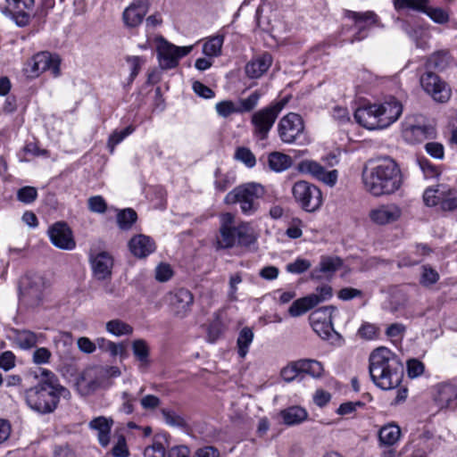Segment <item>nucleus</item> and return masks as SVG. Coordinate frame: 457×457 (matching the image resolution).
<instances>
[{
	"label": "nucleus",
	"instance_id": "1",
	"mask_svg": "<svg viewBox=\"0 0 457 457\" xmlns=\"http://www.w3.org/2000/svg\"><path fill=\"white\" fill-rule=\"evenodd\" d=\"M24 395L31 410L40 414H48L57 408L61 398L69 399L71 393L53 371L41 369L38 382L26 389Z\"/></svg>",
	"mask_w": 457,
	"mask_h": 457
},
{
	"label": "nucleus",
	"instance_id": "2",
	"mask_svg": "<svg viewBox=\"0 0 457 457\" xmlns=\"http://www.w3.org/2000/svg\"><path fill=\"white\" fill-rule=\"evenodd\" d=\"M362 182L366 191L374 196L391 195L401 188L403 174L394 159L383 156L363 170Z\"/></svg>",
	"mask_w": 457,
	"mask_h": 457
},
{
	"label": "nucleus",
	"instance_id": "3",
	"mask_svg": "<svg viewBox=\"0 0 457 457\" xmlns=\"http://www.w3.org/2000/svg\"><path fill=\"white\" fill-rule=\"evenodd\" d=\"M369 373L378 387L390 390L401 384L404 369L395 353L386 347H378L370 354Z\"/></svg>",
	"mask_w": 457,
	"mask_h": 457
},
{
	"label": "nucleus",
	"instance_id": "4",
	"mask_svg": "<svg viewBox=\"0 0 457 457\" xmlns=\"http://www.w3.org/2000/svg\"><path fill=\"white\" fill-rule=\"evenodd\" d=\"M402 112L401 102L390 96L379 104L359 107L354 112V119L368 129H382L395 122Z\"/></svg>",
	"mask_w": 457,
	"mask_h": 457
},
{
	"label": "nucleus",
	"instance_id": "5",
	"mask_svg": "<svg viewBox=\"0 0 457 457\" xmlns=\"http://www.w3.org/2000/svg\"><path fill=\"white\" fill-rule=\"evenodd\" d=\"M256 241L252 227L245 222L236 226L235 215L226 212L220 215L218 247L227 249L236 245L250 246Z\"/></svg>",
	"mask_w": 457,
	"mask_h": 457
},
{
	"label": "nucleus",
	"instance_id": "6",
	"mask_svg": "<svg viewBox=\"0 0 457 457\" xmlns=\"http://www.w3.org/2000/svg\"><path fill=\"white\" fill-rule=\"evenodd\" d=\"M264 194V188L257 183H246L235 187L225 196L227 204H238L241 212L253 215L259 209V200Z\"/></svg>",
	"mask_w": 457,
	"mask_h": 457
},
{
	"label": "nucleus",
	"instance_id": "7",
	"mask_svg": "<svg viewBox=\"0 0 457 457\" xmlns=\"http://www.w3.org/2000/svg\"><path fill=\"white\" fill-rule=\"evenodd\" d=\"M287 103L286 99H282L253 113L251 117L253 133L258 139L264 140L268 137L269 132Z\"/></svg>",
	"mask_w": 457,
	"mask_h": 457
},
{
	"label": "nucleus",
	"instance_id": "8",
	"mask_svg": "<svg viewBox=\"0 0 457 457\" xmlns=\"http://www.w3.org/2000/svg\"><path fill=\"white\" fill-rule=\"evenodd\" d=\"M46 282L45 278L34 272H28L20 282L21 300L30 307L38 306L45 296Z\"/></svg>",
	"mask_w": 457,
	"mask_h": 457
},
{
	"label": "nucleus",
	"instance_id": "9",
	"mask_svg": "<svg viewBox=\"0 0 457 457\" xmlns=\"http://www.w3.org/2000/svg\"><path fill=\"white\" fill-rule=\"evenodd\" d=\"M292 195L298 205L307 212H316L322 205L323 198L320 189L308 181L295 182L292 187Z\"/></svg>",
	"mask_w": 457,
	"mask_h": 457
},
{
	"label": "nucleus",
	"instance_id": "10",
	"mask_svg": "<svg viewBox=\"0 0 457 457\" xmlns=\"http://www.w3.org/2000/svg\"><path fill=\"white\" fill-rule=\"evenodd\" d=\"M193 46H177L162 37L157 38L156 52L159 65L162 70H170L178 66L179 59L187 55Z\"/></svg>",
	"mask_w": 457,
	"mask_h": 457
},
{
	"label": "nucleus",
	"instance_id": "11",
	"mask_svg": "<svg viewBox=\"0 0 457 457\" xmlns=\"http://www.w3.org/2000/svg\"><path fill=\"white\" fill-rule=\"evenodd\" d=\"M344 15L345 18L353 20L354 25L358 28L357 32L350 40L351 43L361 41L367 37L368 30L372 27L381 29L385 27L378 15L373 11L354 12L351 10H345Z\"/></svg>",
	"mask_w": 457,
	"mask_h": 457
},
{
	"label": "nucleus",
	"instance_id": "12",
	"mask_svg": "<svg viewBox=\"0 0 457 457\" xmlns=\"http://www.w3.org/2000/svg\"><path fill=\"white\" fill-rule=\"evenodd\" d=\"M51 71L54 77L60 74V58L48 52L35 54L27 63L26 72L29 77L36 78L40 73Z\"/></svg>",
	"mask_w": 457,
	"mask_h": 457
},
{
	"label": "nucleus",
	"instance_id": "13",
	"mask_svg": "<svg viewBox=\"0 0 457 457\" xmlns=\"http://www.w3.org/2000/svg\"><path fill=\"white\" fill-rule=\"evenodd\" d=\"M420 81L422 88L430 95L435 101L445 103L450 99L452 94L451 88L437 74L432 71H427L421 75Z\"/></svg>",
	"mask_w": 457,
	"mask_h": 457
},
{
	"label": "nucleus",
	"instance_id": "14",
	"mask_svg": "<svg viewBox=\"0 0 457 457\" xmlns=\"http://www.w3.org/2000/svg\"><path fill=\"white\" fill-rule=\"evenodd\" d=\"M335 311L336 308L332 305L324 306L310 315L312 329L322 339H329L332 334L337 335L332 323V313Z\"/></svg>",
	"mask_w": 457,
	"mask_h": 457
},
{
	"label": "nucleus",
	"instance_id": "15",
	"mask_svg": "<svg viewBox=\"0 0 457 457\" xmlns=\"http://www.w3.org/2000/svg\"><path fill=\"white\" fill-rule=\"evenodd\" d=\"M303 130V120L299 114L295 112L285 115L278 124V136L286 144L295 143Z\"/></svg>",
	"mask_w": 457,
	"mask_h": 457
},
{
	"label": "nucleus",
	"instance_id": "16",
	"mask_svg": "<svg viewBox=\"0 0 457 457\" xmlns=\"http://www.w3.org/2000/svg\"><path fill=\"white\" fill-rule=\"evenodd\" d=\"M166 302L172 314L183 319L188 315L194 303L193 294L186 288H178L166 295Z\"/></svg>",
	"mask_w": 457,
	"mask_h": 457
},
{
	"label": "nucleus",
	"instance_id": "17",
	"mask_svg": "<svg viewBox=\"0 0 457 457\" xmlns=\"http://www.w3.org/2000/svg\"><path fill=\"white\" fill-rule=\"evenodd\" d=\"M297 170L301 173L310 174L317 180L329 187H334L338 178V171L337 170H327L322 165L312 160L300 162L297 165Z\"/></svg>",
	"mask_w": 457,
	"mask_h": 457
},
{
	"label": "nucleus",
	"instance_id": "18",
	"mask_svg": "<svg viewBox=\"0 0 457 457\" xmlns=\"http://www.w3.org/2000/svg\"><path fill=\"white\" fill-rule=\"evenodd\" d=\"M47 234L51 243L59 249L70 251L76 247L72 231L65 222H55L49 227Z\"/></svg>",
	"mask_w": 457,
	"mask_h": 457
},
{
	"label": "nucleus",
	"instance_id": "19",
	"mask_svg": "<svg viewBox=\"0 0 457 457\" xmlns=\"http://www.w3.org/2000/svg\"><path fill=\"white\" fill-rule=\"evenodd\" d=\"M6 5L3 11L5 15H9L15 23L23 27L29 21L30 12L33 10L34 0H5Z\"/></svg>",
	"mask_w": 457,
	"mask_h": 457
},
{
	"label": "nucleus",
	"instance_id": "20",
	"mask_svg": "<svg viewBox=\"0 0 457 457\" xmlns=\"http://www.w3.org/2000/svg\"><path fill=\"white\" fill-rule=\"evenodd\" d=\"M149 10L148 0H134L122 13L125 27L133 29L139 26Z\"/></svg>",
	"mask_w": 457,
	"mask_h": 457
},
{
	"label": "nucleus",
	"instance_id": "21",
	"mask_svg": "<svg viewBox=\"0 0 457 457\" xmlns=\"http://www.w3.org/2000/svg\"><path fill=\"white\" fill-rule=\"evenodd\" d=\"M101 370L97 368H87L78 378L76 386L82 395H88L101 386Z\"/></svg>",
	"mask_w": 457,
	"mask_h": 457
},
{
	"label": "nucleus",
	"instance_id": "22",
	"mask_svg": "<svg viewBox=\"0 0 457 457\" xmlns=\"http://www.w3.org/2000/svg\"><path fill=\"white\" fill-rule=\"evenodd\" d=\"M90 264L94 277L98 280L109 278L112 275L113 259L106 252H100L90 256Z\"/></svg>",
	"mask_w": 457,
	"mask_h": 457
},
{
	"label": "nucleus",
	"instance_id": "23",
	"mask_svg": "<svg viewBox=\"0 0 457 457\" xmlns=\"http://www.w3.org/2000/svg\"><path fill=\"white\" fill-rule=\"evenodd\" d=\"M436 135L435 128L431 125H417L405 122L403 129L404 139L410 143H420L428 138H433Z\"/></svg>",
	"mask_w": 457,
	"mask_h": 457
},
{
	"label": "nucleus",
	"instance_id": "24",
	"mask_svg": "<svg viewBox=\"0 0 457 457\" xmlns=\"http://www.w3.org/2000/svg\"><path fill=\"white\" fill-rule=\"evenodd\" d=\"M271 63L272 57L270 54L263 53L256 55L246 63L245 74L251 79H258L269 70Z\"/></svg>",
	"mask_w": 457,
	"mask_h": 457
},
{
	"label": "nucleus",
	"instance_id": "25",
	"mask_svg": "<svg viewBox=\"0 0 457 457\" xmlns=\"http://www.w3.org/2000/svg\"><path fill=\"white\" fill-rule=\"evenodd\" d=\"M129 248L136 257L145 258L154 253L156 246L154 241L150 237L140 234L129 240Z\"/></svg>",
	"mask_w": 457,
	"mask_h": 457
},
{
	"label": "nucleus",
	"instance_id": "26",
	"mask_svg": "<svg viewBox=\"0 0 457 457\" xmlns=\"http://www.w3.org/2000/svg\"><path fill=\"white\" fill-rule=\"evenodd\" d=\"M112 425V419L104 416L93 419L88 424L92 430L97 432L98 442L103 447H106L110 443V433Z\"/></svg>",
	"mask_w": 457,
	"mask_h": 457
},
{
	"label": "nucleus",
	"instance_id": "27",
	"mask_svg": "<svg viewBox=\"0 0 457 457\" xmlns=\"http://www.w3.org/2000/svg\"><path fill=\"white\" fill-rule=\"evenodd\" d=\"M370 220L378 225L396 220L400 216L399 209L395 205H380L370 212Z\"/></svg>",
	"mask_w": 457,
	"mask_h": 457
},
{
	"label": "nucleus",
	"instance_id": "28",
	"mask_svg": "<svg viewBox=\"0 0 457 457\" xmlns=\"http://www.w3.org/2000/svg\"><path fill=\"white\" fill-rule=\"evenodd\" d=\"M435 401L440 409L452 408L457 405V390L451 385H442L438 387Z\"/></svg>",
	"mask_w": 457,
	"mask_h": 457
},
{
	"label": "nucleus",
	"instance_id": "29",
	"mask_svg": "<svg viewBox=\"0 0 457 457\" xmlns=\"http://www.w3.org/2000/svg\"><path fill=\"white\" fill-rule=\"evenodd\" d=\"M279 416L285 425L295 426L307 420L308 412L304 408L295 405L280 411Z\"/></svg>",
	"mask_w": 457,
	"mask_h": 457
},
{
	"label": "nucleus",
	"instance_id": "30",
	"mask_svg": "<svg viewBox=\"0 0 457 457\" xmlns=\"http://www.w3.org/2000/svg\"><path fill=\"white\" fill-rule=\"evenodd\" d=\"M44 338L45 336L41 333L36 334L30 330H18L14 341L21 349L29 350L35 347L38 343H42Z\"/></svg>",
	"mask_w": 457,
	"mask_h": 457
},
{
	"label": "nucleus",
	"instance_id": "31",
	"mask_svg": "<svg viewBox=\"0 0 457 457\" xmlns=\"http://www.w3.org/2000/svg\"><path fill=\"white\" fill-rule=\"evenodd\" d=\"M452 62V56L448 50H439L427 58L426 68L437 71L445 70Z\"/></svg>",
	"mask_w": 457,
	"mask_h": 457
},
{
	"label": "nucleus",
	"instance_id": "32",
	"mask_svg": "<svg viewBox=\"0 0 457 457\" xmlns=\"http://www.w3.org/2000/svg\"><path fill=\"white\" fill-rule=\"evenodd\" d=\"M401 436V429L397 425L388 424L382 427L378 433V438L381 445L392 446L396 444Z\"/></svg>",
	"mask_w": 457,
	"mask_h": 457
},
{
	"label": "nucleus",
	"instance_id": "33",
	"mask_svg": "<svg viewBox=\"0 0 457 457\" xmlns=\"http://www.w3.org/2000/svg\"><path fill=\"white\" fill-rule=\"evenodd\" d=\"M223 43V35L218 34L207 37L203 45V54L210 58L220 56L221 54Z\"/></svg>",
	"mask_w": 457,
	"mask_h": 457
},
{
	"label": "nucleus",
	"instance_id": "34",
	"mask_svg": "<svg viewBox=\"0 0 457 457\" xmlns=\"http://www.w3.org/2000/svg\"><path fill=\"white\" fill-rule=\"evenodd\" d=\"M268 163L270 170L276 172H281L292 166V158L279 152H272L269 154Z\"/></svg>",
	"mask_w": 457,
	"mask_h": 457
},
{
	"label": "nucleus",
	"instance_id": "35",
	"mask_svg": "<svg viewBox=\"0 0 457 457\" xmlns=\"http://www.w3.org/2000/svg\"><path fill=\"white\" fill-rule=\"evenodd\" d=\"M316 305V298L307 295L293 302L288 309V313L292 317H299Z\"/></svg>",
	"mask_w": 457,
	"mask_h": 457
},
{
	"label": "nucleus",
	"instance_id": "36",
	"mask_svg": "<svg viewBox=\"0 0 457 457\" xmlns=\"http://www.w3.org/2000/svg\"><path fill=\"white\" fill-rule=\"evenodd\" d=\"M132 351L136 359L140 362L139 367H146L149 364V346L144 339H137L132 343Z\"/></svg>",
	"mask_w": 457,
	"mask_h": 457
},
{
	"label": "nucleus",
	"instance_id": "37",
	"mask_svg": "<svg viewBox=\"0 0 457 457\" xmlns=\"http://www.w3.org/2000/svg\"><path fill=\"white\" fill-rule=\"evenodd\" d=\"M253 340V330L248 327L243 328L240 330L237 340L238 354L241 358L245 357V355L247 354L249 346L252 344Z\"/></svg>",
	"mask_w": 457,
	"mask_h": 457
},
{
	"label": "nucleus",
	"instance_id": "38",
	"mask_svg": "<svg viewBox=\"0 0 457 457\" xmlns=\"http://www.w3.org/2000/svg\"><path fill=\"white\" fill-rule=\"evenodd\" d=\"M429 0H394V6L396 11L410 9L425 13Z\"/></svg>",
	"mask_w": 457,
	"mask_h": 457
},
{
	"label": "nucleus",
	"instance_id": "39",
	"mask_svg": "<svg viewBox=\"0 0 457 457\" xmlns=\"http://www.w3.org/2000/svg\"><path fill=\"white\" fill-rule=\"evenodd\" d=\"M105 328L110 334L116 337L131 335L133 332V328L129 324L118 319L108 321Z\"/></svg>",
	"mask_w": 457,
	"mask_h": 457
},
{
	"label": "nucleus",
	"instance_id": "40",
	"mask_svg": "<svg viewBox=\"0 0 457 457\" xmlns=\"http://www.w3.org/2000/svg\"><path fill=\"white\" fill-rule=\"evenodd\" d=\"M161 413L163 417L165 423L168 426L181 428H186L187 426V422L186 419L182 415L177 413L176 411H174L172 410L162 409Z\"/></svg>",
	"mask_w": 457,
	"mask_h": 457
},
{
	"label": "nucleus",
	"instance_id": "41",
	"mask_svg": "<svg viewBox=\"0 0 457 457\" xmlns=\"http://www.w3.org/2000/svg\"><path fill=\"white\" fill-rule=\"evenodd\" d=\"M299 365L302 369V373H308L313 378H320L323 373V366L318 361L310 359L299 360Z\"/></svg>",
	"mask_w": 457,
	"mask_h": 457
},
{
	"label": "nucleus",
	"instance_id": "42",
	"mask_svg": "<svg viewBox=\"0 0 457 457\" xmlns=\"http://www.w3.org/2000/svg\"><path fill=\"white\" fill-rule=\"evenodd\" d=\"M134 130L135 127L129 125L120 131H113L109 137L107 143V145L110 148V152L112 154L115 146L119 145L121 141H123L128 136L132 134Z\"/></svg>",
	"mask_w": 457,
	"mask_h": 457
},
{
	"label": "nucleus",
	"instance_id": "43",
	"mask_svg": "<svg viewBox=\"0 0 457 457\" xmlns=\"http://www.w3.org/2000/svg\"><path fill=\"white\" fill-rule=\"evenodd\" d=\"M137 212L130 208L120 211L117 215V222L120 228L129 229L137 220Z\"/></svg>",
	"mask_w": 457,
	"mask_h": 457
},
{
	"label": "nucleus",
	"instance_id": "44",
	"mask_svg": "<svg viewBox=\"0 0 457 457\" xmlns=\"http://www.w3.org/2000/svg\"><path fill=\"white\" fill-rule=\"evenodd\" d=\"M440 207L445 212H453L457 209V190L448 189L443 192Z\"/></svg>",
	"mask_w": 457,
	"mask_h": 457
},
{
	"label": "nucleus",
	"instance_id": "45",
	"mask_svg": "<svg viewBox=\"0 0 457 457\" xmlns=\"http://www.w3.org/2000/svg\"><path fill=\"white\" fill-rule=\"evenodd\" d=\"M343 265L339 257L325 256L320 262V271L323 273H333Z\"/></svg>",
	"mask_w": 457,
	"mask_h": 457
},
{
	"label": "nucleus",
	"instance_id": "46",
	"mask_svg": "<svg viewBox=\"0 0 457 457\" xmlns=\"http://www.w3.org/2000/svg\"><path fill=\"white\" fill-rule=\"evenodd\" d=\"M261 98L259 91L253 92L248 97L240 99L237 106L239 113L249 112L253 111L258 104Z\"/></svg>",
	"mask_w": 457,
	"mask_h": 457
},
{
	"label": "nucleus",
	"instance_id": "47",
	"mask_svg": "<svg viewBox=\"0 0 457 457\" xmlns=\"http://www.w3.org/2000/svg\"><path fill=\"white\" fill-rule=\"evenodd\" d=\"M235 159L243 162L246 167L253 168L256 164V159L253 152L247 147H238L235 152Z\"/></svg>",
	"mask_w": 457,
	"mask_h": 457
},
{
	"label": "nucleus",
	"instance_id": "48",
	"mask_svg": "<svg viewBox=\"0 0 457 457\" xmlns=\"http://www.w3.org/2000/svg\"><path fill=\"white\" fill-rule=\"evenodd\" d=\"M425 14H427L434 22L445 24L449 21V13L440 7L427 6Z\"/></svg>",
	"mask_w": 457,
	"mask_h": 457
},
{
	"label": "nucleus",
	"instance_id": "49",
	"mask_svg": "<svg viewBox=\"0 0 457 457\" xmlns=\"http://www.w3.org/2000/svg\"><path fill=\"white\" fill-rule=\"evenodd\" d=\"M302 374L299 361L292 362L281 370L280 375L286 382H292Z\"/></svg>",
	"mask_w": 457,
	"mask_h": 457
},
{
	"label": "nucleus",
	"instance_id": "50",
	"mask_svg": "<svg viewBox=\"0 0 457 457\" xmlns=\"http://www.w3.org/2000/svg\"><path fill=\"white\" fill-rule=\"evenodd\" d=\"M215 109L217 113L222 118H227L233 113H239L237 106L230 100L217 103Z\"/></svg>",
	"mask_w": 457,
	"mask_h": 457
},
{
	"label": "nucleus",
	"instance_id": "51",
	"mask_svg": "<svg viewBox=\"0 0 457 457\" xmlns=\"http://www.w3.org/2000/svg\"><path fill=\"white\" fill-rule=\"evenodd\" d=\"M37 197V190L34 187L26 186L17 191V199L26 204L33 203Z\"/></svg>",
	"mask_w": 457,
	"mask_h": 457
},
{
	"label": "nucleus",
	"instance_id": "52",
	"mask_svg": "<svg viewBox=\"0 0 457 457\" xmlns=\"http://www.w3.org/2000/svg\"><path fill=\"white\" fill-rule=\"evenodd\" d=\"M439 279V274L431 267L422 266V273L420 276V283L424 287L434 285Z\"/></svg>",
	"mask_w": 457,
	"mask_h": 457
},
{
	"label": "nucleus",
	"instance_id": "53",
	"mask_svg": "<svg viewBox=\"0 0 457 457\" xmlns=\"http://www.w3.org/2000/svg\"><path fill=\"white\" fill-rule=\"evenodd\" d=\"M443 192L438 189L428 188L423 194V201L428 206H436L440 204L443 197Z\"/></svg>",
	"mask_w": 457,
	"mask_h": 457
},
{
	"label": "nucleus",
	"instance_id": "54",
	"mask_svg": "<svg viewBox=\"0 0 457 457\" xmlns=\"http://www.w3.org/2000/svg\"><path fill=\"white\" fill-rule=\"evenodd\" d=\"M87 204L88 209L96 213H104L107 209L106 202L101 195L91 196L87 201Z\"/></svg>",
	"mask_w": 457,
	"mask_h": 457
},
{
	"label": "nucleus",
	"instance_id": "55",
	"mask_svg": "<svg viewBox=\"0 0 457 457\" xmlns=\"http://www.w3.org/2000/svg\"><path fill=\"white\" fill-rule=\"evenodd\" d=\"M424 370V364L417 359H411L407 361V374L411 378L422 375Z\"/></svg>",
	"mask_w": 457,
	"mask_h": 457
},
{
	"label": "nucleus",
	"instance_id": "56",
	"mask_svg": "<svg viewBox=\"0 0 457 457\" xmlns=\"http://www.w3.org/2000/svg\"><path fill=\"white\" fill-rule=\"evenodd\" d=\"M52 353L46 347L37 348L32 354V361L35 364H46L50 361Z\"/></svg>",
	"mask_w": 457,
	"mask_h": 457
},
{
	"label": "nucleus",
	"instance_id": "57",
	"mask_svg": "<svg viewBox=\"0 0 457 457\" xmlns=\"http://www.w3.org/2000/svg\"><path fill=\"white\" fill-rule=\"evenodd\" d=\"M311 267L309 261L304 259H297L294 262L288 263L286 267L287 271L295 274H301Z\"/></svg>",
	"mask_w": 457,
	"mask_h": 457
},
{
	"label": "nucleus",
	"instance_id": "58",
	"mask_svg": "<svg viewBox=\"0 0 457 457\" xmlns=\"http://www.w3.org/2000/svg\"><path fill=\"white\" fill-rule=\"evenodd\" d=\"M242 280L243 278L241 272H236L230 275L228 281L229 289L228 292V295L231 301L237 300V285H239L242 282Z\"/></svg>",
	"mask_w": 457,
	"mask_h": 457
},
{
	"label": "nucleus",
	"instance_id": "59",
	"mask_svg": "<svg viewBox=\"0 0 457 457\" xmlns=\"http://www.w3.org/2000/svg\"><path fill=\"white\" fill-rule=\"evenodd\" d=\"M126 62L130 65L131 71L129 79L130 81H132L139 73V71L141 69L142 64L145 62V60L143 57L140 56H127Z\"/></svg>",
	"mask_w": 457,
	"mask_h": 457
},
{
	"label": "nucleus",
	"instance_id": "60",
	"mask_svg": "<svg viewBox=\"0 0 457 457\" xmlns=\"http://www.w3.org/2000/svg\"><path fill=\"white\" fill-rule=\"evenodd\" d=\"M173 275L170 264L161 263L155 269V278L160 282L168 281Z\"/></svg>",
	"mask_w": 457,
	"mask_h": 457
},
{
	"label": "nucleus",
	"instance_id": "61",
	"mask_svg": "<svg viewBox=\"0 0 457 457\" xmlns=\"http://www.w3.org/2000/svg\"><path fill=\"white\" fill-rule=\"evenodd\" d=\"M192 88L198 96L203 97L204 99H211L215 96V93L212 88L205 86L200 81H195L193 83Z\"/></svg>",
	"mask_w": 457,
	"mask_h": 457
},
{
	"label": "nucleus",
	"instance_id": "62",
	"mask_svg": "<svg viewBox=\"0 0 457 457\" xmlns=\"http://www.w3.org/2000/svg\"><path fill=\"white\" fill-rule=\"evenodd\" d=\"M165 448L162 443L155 442L152 445L145 447L144 457H165Z\"/></svg>",
	"mask_w": 457,
	"mask_h": 457
},
{
	"label": "nucleus",
	"instance_id": "63",
	"mask_svg": "<svg viewBox=\"0 0 457 457\" xmlns=\"http://www.w3.org/2000/svg\"><path fill=\"white\" fill-rule=\"evenodd\" d=\"M406 331V327L402 323H393L386 329V335L387 337L393 338H403Z\"/></svg>",
	"mask_w": 457,
	"mask_h": 457
},
{
	"label": "nucleus",
	"instance_id": "64",
	"mask_svg": "<svg viewBox=\"0 0 457 457\" xmlns=\"http://www.w3.org/2000/svg\"><path fill=\"white\" fill-rule=\"evenodd\" d=\"M426 152L436 159H443L445 155L444 146L437 142H429L425 145Z\"/></svg>",
	"mask_w": 457,
	"mask_h": 457
}]
</instances>
